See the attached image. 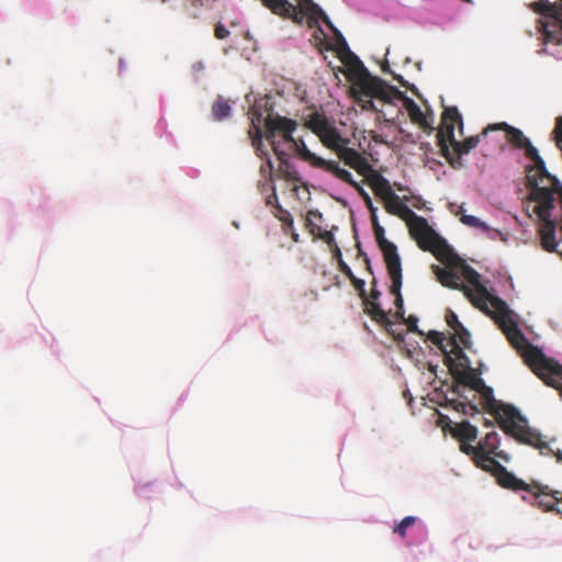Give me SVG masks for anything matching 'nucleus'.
Instances as JSON below:
<instances>
[{"instance_id":"obj_1","label":"nucleus","mask_w":562,"mask_h":562,"mask_svg":"<svg viewBox=\"0 0 562 562\" xmlns=\"http://www.w3.org/2000/svg\"><path fill=\"white\" fill-rule=\"evenodd\" d=\"M492 308V317L510 345L546 384L559 390L562 395V366L547 358L538 347L528 341L517 323L513 319L512 312L503 300L493 299Z\"/></svg>"},{"instance_id":"obj_2","label":"nucleus","mask_w":562,"mask_h":562,"mask_svg":"<svg viewBox=\"0 0 562 562\" xmlns=\"http://www.w3.org/2000/svg\"><path fill=\"white\" fill-rule=\"evenodd\" d=\"M481 396L483 408L490 413L497 422L499 428L517 442L537 448L541 454L553 453L549 445L542 440L541 435L536 429L529 427L528 420L521 415L518 408L512 404L496 401L493 389L485 382L475 390Z\"/></svg>"},{"instance_id":"obj_3","label":"nucleus","mask_w":562,"mask_h":562,"mask_svg":"<svg viewBox=\"0 0 562 562\" xmlns=\"http://www.w3.org/2000/svg\"><path fill=\"white\" fill-rule=\"evenodd\" d=\"M265 137L269 142L273 153L280 161L286 157V154L280 149L279 143L276 140L277 134H281L284 142L292 143L299 157L302 160L308 162L313 168L322 169L331 175H334V172L338 169L339 164L336 160L324 159L311 151L303 139H294L292 134L297 127L295 120L288 119L279 114H269L265 120Z\"/></svg>"},{"instance_id":"obj_4","label":"nucleus","mask_w":562,"mask_h":562,"mask_svg":"<svg viewBox=\"0 0 562 562\" xmlns=\"http://www.w3.org/2000/svg\"><path fill=\"white\" fill-rule=\"evenodd\" d=\"M261 3L273 14L283 19L291 20L296 25L306 24L310 29H315V37L324 36V31L319 25V21L327 24L341 41V32L333 24L325 11L313 0H260ZM346 45V43H344Z\"/></svg>"},{"instance_id":"obj_5","label":"nucleus","mask_w":562,"mask_h":562,"mask_svg":"<svg viewBox=\"0 0 562 562\" xmlns=\"http://www.w3.org/2000/svg\"><path fill=\"white\" fill-rule=\"evenodd\" d=\"M463 126L462 116L456 106L446 108L441 115V126L437 133V143L441 155L453 169L464 167L462 155H467L480 143V136H471L462 142L454 137V126Z\"/></svg>"},{"instance_id":"obj_6","label":"nucleus","mask_w":562,"mask_h":562,"mask_svg":"<svg viewBox=\"0 0 562 562\" xmlns=\"http://www.w3.org/2000/svg\"><path fill=\"white\" fill-rule=\"evenodd\" d=\"M326 26L334 33L341 49L347 50L355 59L351 74L353 77V85L359 89V94H363V97H375L380 100H383L384 102H390L393 95L403 97L402 91L395 87L387 86L381 78L372 76L364 67L362 61L359 60L358 57L352 53H350L348 44L344 45L340 36L335 33L327 24ZM342 38L345 37L342 36Z\"/></svg>"},{"instance_id":"obj_7","label":"nucleus","mask_w":562,"mask_h":562,"mask_svg":"<svg viewBox=\"0 0 562 562\" xmlns=\"http://www.w3.org/2000/svg\"><path fill=\"white\" fill-rule=\"evenodd\" d=\"M416 234L412 237L417 241L420 249L431 251L435 257L449 267L454 268L462 263V259L427 223L426 218H418Z\"/></svg>"},{"instance_id":"obj_8","label":"nucleus","mask_w":562,"mask_h":562,"mask_svg":"<svg viewBox=\"0 0 562 562\" xmlns=\"http://www.w3.org/2000/svg\"><path fill=\"white\" fill-rule=\"evenodd\" d=\"M530 8L533 12L552 20V22L538 21V31L543 44L562 45V0L559 2L539 0L530 3Z\"/></svg>"},{"instance_id":"obj_9","label":"nucleus","mask_w":562,"mask_h":562,"mask_svg":"<svg viewBox=\"0 0 562 562\" xmlns=\"http://www.w3.org/2000/svg\"><path fill=\"white\" fill-rule=\"evenodd\" d=\"M306 126L319 137L326 148L335 153H337L344 144L348 143V139L340 135L339 131L329 123L324 114H311L306 121Z\"/></svg>"},{"instance_id":"obj_10","label":"nucleus","mask_w":562,"mask_h":562,"mask_svg":"<svg viewBox=\"0 0 562 562\" xmlns=\"http://www.w3.org/2000/svg\"><path fill=\"white\" fill-rule=\"evenodd\" d=\"M454 268L460 269V277L473 286L472 296L467 297L475 307L487 312V303L492 305V300L498 297L488 293L487 289L481 282V274L471 266L465 263L463 259L462 263Z\"/></svg>"},{"instance_id":"obj_11","label":"nucleus","mask_w":562,"mask_h":562,"mask_svg":"<svg viewBox=\"0 0 562 562\" xmlns=\"http://www.w3.org/2000/svg\"><path fill=\"white\" fill-rule=\"evenodd\" d=\"M488 131H503L506 134V139L508 144L515 149H521L525 151L526 158L531 161L537 158L539 160V151L531 144L530 139L524 134V132L515 126L509 125L506 122L495 123L488 125L483 134H486Z\"/></svg>"},{"instance_id":"obj_12","label":"nucleus","mask_w":562,"mask_h":562,"mask_svg":"<svg viewBox=\"0 0 562 562\" xmlns=\"http://www.w3.org/2000/svg\"><path fill=\"white\" fill-rule=\"evenodd\" d=\"M527 493L529 498L522 496V499L543 512L554 510L555 505L562 502V493L560 491L552 490L548 485H542L535 481L531 482Z\"/></svg>"},{"instance_id":"obj_13","label":"nucleus","mask_w":562,"mask_h":562,"mask_svg":"<svg viewBox=\"0 0 562 562\" xmlns=\"http://www.w3.org/2000/svg\"><path fill=\"white\" fill-rule=\"evenodd\" d=\"M373 232H374V237L379 245V248L383 252V257H384V260L386 263V269L390 270V269H394L397 267H402L401 258L397 254V248L393 243L389 241L385 238L384 228L380 224H376L375 228H373Z\"/></svg>"},{"instance_id":"obj_14","label":"nucleus","mask_w":562,"mask_h":562,"mask_svg":"<svg viewBox=\"0 0 562 562\" xmlns=\"http://www.w3.org/2000/svg\"><path fill=\"white\" fill-rule=\"evenodd\" d=\"M384 204L387 213L400 216L402 220L407 222L411 236L416 234L415 227L418 218H423L422 216L415 214L406 204H404L398 195L396 200L387 198L384 200Z\"/></svg>"},{"instance_id":"obj_15","label":"nucleus","mask_w":562,"mask_h":562,"mask_svg":"<svg viewBox=\"0 0 562 562\" xmlns=\"http://www.w3.org/2000/svg\"><path fill=\"white\" fill-rule=\"evenodd\" d=\"M434 272L437 276L438 281L446 288L459 290L461 291L465 296H472V289L468 285H464L461 282V277L450 270V269H442L438 266L434 267Z\"/></svg>"},{"instance_id":"obj_16","label":"nucleus","mask_w":562,"mask_h":562,"mask_svg":"<svg viewBox=\"0 0 562 562\" xmlns=\"http://www.w3.org/2000/svg\"><path fill=\"white\" fill-rule=\"evenodd\" d=\"M398 99L403 100L404 106L409 115L411 121L414 124H417L423 131L427 133H431L432 127V119H428L427 114H425L420 108L416 104V102L406 97L403 93V97H397Z\"/></svg>"},{"instance_id":"obj_17","label":"nucleus","mask_w":562,"mask_h":562,"mask_svg":"<svg viewBox=\"0 0 562 562\" xmlns=\"http://www.w3.org/2000/svg\"><path fill=\"white\" fill-rule=\"evenodd\" d=\"M450 373L458 385L468 386L473 391L484 382L471 367L467 369H458V367L450 364Z\"/></svg>"},{"instance_id":"obj_18","label":"nucleus","mask_w":562,"mask_h":562,"mask_svg":"<svg viewBox=\"0 0 562 562\" xmlns=\"http://www.w3.org/2000/svg\"><path fill=\"white\" fill-rule=\"evenodd\" d=\"M497 483L507 490L514 492L525 491L528 492L531 483L518 479L514 473L509 472L504 465L498 468V471L493 475Z\"/></svg>"},{"instance_id":"obj_19","label":"nucleus","mask_w":562,"mask_h":562,"mask_svg":"<svg viewBox=\"0 0 562 562\" xmlns=\"http://www.w3.org/2000/svg\"><path fill=\"white\" fill-rule=\"evenodd\" d=\"M387 273L392 280V285L390 286V293L395 296L394 305L397 308L395 316L400 319H404V302H403V297L401 294L402 267L390 269V270H387Z\"/></svg>"},{"instance_id":"obj_20","label":"nucleus","mask_w":562,"mask_h":562,"mask_svg":"<svg viewBox=\"0 0 562 562\" xmlns=\"http://www.w3.org/2000/svg\"><path fill=\"white\" fill-rule=\"evenodd\" d=\"M449 345L451 346V349L443 357V363L448 369L450 370V364L458 367V369L470 368V360L457 340L454 338H450Z\"/></svg>"},{"instance_id":"obj_21","label":"nucleus","mask_w":562,"mask_h":562,"mask_svg":"<svg viewBox=\"0 0 562 562\" xmlns=\"http://www.w3.org/2000/svg\"><path fill=\"white\" fill-rule=\"evenodd\" d=\"M254 115L256 116L257 123H256L255 119H252V125H251L248 134H249V137L251 139V145L255 148L257 156L260 157L261 159L267 160L270 157H269L268 149L265 147V145L262 143V131L259 125L260 120H261V113L256 111V112H254Z\"/></svg>"},{"instance_id":"obj_22","label":"nucleus","mask_w":562,"mask_h":562,"mask_svg":"<svg viewBox=\"0 0 562 562\" xmlns=\"http://www.w3.org/2000/svg\"><path fill=\"white\" fill-rule=\"evenodd\" d=\"M368 183L373 190L374 194L381 198L383 201L387 198H392L393 200L397 199V194L392 190L390 181L379 172L371 175V177H369Z\"/></svg>"},{"instance_id":"obj_23","label":"nucleus","mask_w":562,"mask_h":562,"mask_svg":"<svg viewBox=\"0 0 562 562\" xmlns=\"http://www.w3.org/2000/svg\"><path fill=\"white\" fill-rule=\"evenodd\" d=\"M333 176L356 189L359 195L363 199L368 209L374 207L369 193L353 179L352 175L347 169L338 167Z\"/></svg>"},{"instance_id":"obj_24","label":"nucleus","mask_w":562,"mask_h":562,"mask_svg":"<svg viewBox=\"0 0 562 562\" xmlns=\"http://www.w3.org/2000/svg\"><path fill=\"white\" fill-rule=\"evenodd\" d=\"M366 306V313L370 315L372 321L383 325L389 331L393 326V323L387 317V314L380 307V305L369 299L363 301Z\"/></svg>"},{"instance_id":"obj_25","label":"nucleus","mask_w":562,"mask_h":562,"mask_svg":"<svg viewBox=\"0 0 562 562\" xmlns=\"http://www.w3.org/2000/svg\"><path fill=\"white\" fill-rule=\"evenodd\" d=\"M451 434L459 441H474L477 437V428L468 420H463L454 425Z\"/></svg>"},{"instance_id":"obj_26","label":"nucleus","mask_w":562,"mask_h":562,"mask_svg":"<svg viewBox=\"0 0 562 562\" xmlns=\"http://www.w3.org/2000/svg\"><path fill=\"white\" fill-rule=\"evenodd\" d=\"M493 456V453L480 452L477 459L474 461V464L477 468L482 469L483 471L494 475L498 471V468H502L503 465L498 461H496Z\"/></svg>"},{"instance_id":"obj_27","label":"nucleus","mask_w":562,"mask_h":562,"mask_svg":"<svg viewBox=\"0 0 562 562\" xmlns=\"http://www.w3.org/2000/svg\"><path fill=\"white\" fill-rule=\"evenodd\" d=\"M338 158L342 160L347 166L353 168V166L359 162L362 155L356 149L348 147L347 144H344L340 149L336 153Z\"/></svg>"},{"instance_id":"obj_28","label":"nucleus","mask_w":562,"mask_h":562,"mask_svg":"<svg viewBox=\"0 0 562 562\" xmlns=\"http://www.w3.org/2000/svg\"><path fill=\"white\" fill-rule=\"evenodd\" d=\"M499 446V436L496 431H491L485 435L479 442L482 448L481 453H496Z\"/></svg>"},{"instance_id":"obj_29","label":"nucleus","mask_w":562,"mask_h":562,"mask_svg":"<svg viewBox=\"0 0 562 562\" xmlns=\"http://www.w3.org/2000/svg\"><path fill=\"white\" fill-rule=\"evenodd\" d=\"M231 104L227 100L218 97L212 105V115L214 120L222 121L231 115Z\"/></svg>"},{"instance_id":"obj_30","label":"nucleus","mask_w":562,"mask_h":562,"mask_svg":"<svg viewBox=\"0 0 562 562\" xmlns=\"http://www.w3.org/2000/svg\"><path fill=\"white\" fill-rule=\"evenodd\" d=\"M463 212V206L461 205L460 206V211L457 212V215H461L460 216V222L467 226H470V227H475V228H480L484 232H488L490 231V227L486 223H484L483 221H481L479 217L476 216H473V215H465V214H462Z\"/></svg>"},{"instance_id":"obj_31","label":"nucleus","mask_w":562,"mask_h":562,"mask_svg":"<svg viewBox=\"0 0 562 562\" xmlns=\"http://www.w3.org/2000/svg\"><path fill=\"white\" fill-rule=\"evenodd\" d=\"M280 166V171L283 173L284 179L289 181L300 182L301 177L299 172L295 170L293 166H291L286 159V157L283 158Z\"/></svg>"},{"instance_id":"obj_32","label":"nucleus","mask_w":562,"mask_h":562,"mask_svg":"<svg viewBox=\"0 0 562 562\" xmlns=\"http://www.w3.org/2000/svg\"><path fill=\"white\" fill-rule=\"evenodd\" d=\"M352 169L356 170L360 176L366 177L368 181H369V177H371V175L378 173V171H375L373 169V167L369 164V161L363 156L361 157L359 162H357L353 166Z\"/></svg>"},{"instance_id":"obj_33","label":"nucleus","mask_w":562,"mask_h":562,"mask_svg":"<svg viewBox=\"0 0 562 562\" xmlns=\"http://www.w3.org/2000/svg\"><path fill=\"white\" fill-rule=\"evenodd\" d=\"M454 334L451 336V338H454L457 342L463 347H469L471 344V335L470 331L461 325V327L454 328Z\"/></svg>"},{"instance_id":"obj_34","label":"nucleus","mask_w":562,"mask_h":562,"mask_svg":"<svg viewBox=\"0 0 562 562\" xmlns=\"http://www.w3.org/2000/svg\"><path fill=\"white\" fill-rule=\"evenodd\" d=\"M427 337L434 345H436L440 349L445 357L449 350H447V345H445L443 334L436 330H430Z\"/></svg>"},{"instance_id":"obj_35","label":"nucleus","mask_w":562,"mask_h":562,"mask_svg":"<svg viewBox=\"0 0 562 562\" xmlns=\"http://www.w3.org/2000/svg\"><path fill=\"white\" fill-rule=\"evenodd\" d=\"M277 210L280 212V215H276L282 223L284 233L288 234V228H292L293 218L289 211L284 210L280 204H277Z\"/></svg>"},{"instance_id":"obj_36","label":"nucleus","mask_w":562,"mask_h":562,"mask_svg":"<svg viewBox=\"0 0 562 562\" xmlns=\"http://www.w3.org/2000/svg\"><path fill=\"white\" fill-rule=\"evenodd\" d=\"M416 521V518L414 516H406L401 520L400 524H397L394 528V532L398 533L402 538H405L406 530L411 526H413Z\"/></svg>"},{"instance_id":"obj_37","label":"nucleus","mask_w":562,"mask_h":562,"mask_svg":"<svg viewBox=\"0 0 562 562\" xmlns=\"http://www.w3.org/2000/svg\"><path fill=\"white\" fill-rule=\"evenodd\" d=\"M469 442L470 441H460V450L467 456H470L472 458V461L474 462L477 459V456L480 454L482 448L479 447V445L472 446Z\"/></svg>"},{"instance_id":"obj_38","label":"nucleus","mask_w":562,"mask_h":562,"mask_svg":"<svg viewBox=\"0 0 562 562\" xmlns=\"http://www.w3.org/2000/svg\"><path fill=\"white\" fill-rule=\"evenodd\" d=\"M374 97H363V94H359L357 97V100H358V103L361 105V108L363 110H367V111H374L375 110V105H374V102H373V99Z\"/></svg>"},{"instance_id":"obj_39","label":"nucleus","mask_w":562,"mask_h":562,"mask_svg":"<svg viewBox=\"0 0 562 562\" xmlns=\"http://www.w3.org/2000/svg\"><path fill=\"white\" fill-rule=\"evenodd\" d=\"M405 324L407 325V329L412 333H417L419 335H423V333L417 327L418 318L414 315H409L407 318L404 317L403 319Z\"/></svg>"},{"instance_id":"obj_40","label":"nucleus","mask_w":562,"mask_h":562,"mask_svg":"<svg viewBox=\"0 0 562 562\" xmlns=\"http://www.w3.org/2000/svg\"><path fill=\"white\" fill-rule=\"evenodd\" d=\"M260 175L265 178H271L273 171V164L271 158H268L265 164L260 166Z\"/></svg>"},{"instance_id":"obj_41","label":"nucleus","mask_w":562,"mask_h":562,"mask_svg":"<svg viewBox=\"0 0 562 562\" xmlns=\"http://www.w3.org/2000/svg\"><path fill=\"white\" fill-rule=\"evenodd\" d=\"M352 285L355 286V289L359 292V296L364 301L367 297V293H366V283L362 279H358L356 278L352 282Z\"/></svg>"},{"instance_id":"obj_42","label":"nucleus","mask_w":562,"mask_h":562,"mask_svg":"<svg viewBox=\"0 0 562 562\" xmlns=\"http://www.w3.org/2000/svg\"><path fill=\"white\" fill-rule=\"evenodd\" d=\"M214 35L218 40H225L229 35V31L225 27L224 24L217 23L214 29Z\"/></svg>"},{"instance_id":"obj_43","label":"nucleus","mask_w":562,"mask_h":562,"mask_svg":"<svg viewBox=\"0 0 562 562\" xmlns=\"http://www.w3.org/2000/svg\"><path fill=\"white\" fill-rule=\"evenodd\" d=\"M446 322L453 330L462 325L458 319V316L451 311L446 315Z\"/></svg>"},{"instance_id":"obj_44","label":"nucleus","mask_w":562,"mask_h":562,"mask_svg":"<svg viewBox=\"0 0 562 562\" xmlns=\"http://www.w3.org/2000/svg\"><path fill=\"white\" fill-rule=\"evenodd\" d=\"M312 217L322 218V214L318 210H310L306 215V225L312 226Z\"/></svg>"},{"instance_id":"obj_45","label":"nucleus","mask_w":562,"mask_h":562,"mask_svg":"<svg viewBox=\"0 0 562 562\" xmlns=\"http://www.w3.org/2000/svg\"><path fill=\"white\" fill-rule=\"evenodd\" d=\"M369 211H370V215H371L372 227L375 228V225L380 224L378 216H376V207L375 206L371 207V209H369Z\"/></svg>"},{"instance_id":"obj_46","label":"nucleus","mask_w":562,"mask_h":562,"mask_svg":"<svg viewBox=\"0 0 562 562\" xmlns=\"http://www.w3.org/2000/svg\"><path fill=\"white\" fill-rule=\"evenodd\" d=\"M321 238L328 245L334 243V235L331 232H325L324 234L321 235Z\"/></svg>"},{"instance_id":"obj_47","label":"nucleus","mask_w":562,"mask_h":562,"mask_svg":"<svg viewBox=\"0 0 562 562\" xmlns=\"http://www.w3.org/2000/svg\"><path fill=\"white\" fill-rule=\"evenodd\" d=\"M494 457H497L502 460H504L505 462H508L509 461V456L505 452V451H499L498 449L496 450V453H493Z\"/></svg>"},{"instance_id":"obj_48","label":"nucleus","mask_w":562,"mask_h":562,"mask_svg":"<svg viewBox=\"0 0 562 562\" xmlns=\"http://www.w3.org/2000/svg\"><path fill=\"white\" fill-rule=\"evenodd\" d=\"M375 283H376V282H375V280H374V281H373V288H372V290H371V294H370V296H371V299H372V301H373V302H374L375 300H378V299H379V296H380V294H381V293H380V291L375 289Z\"/></svg>"},{"instance_id":"obj_49","label":"nucleus","mask_w":562,"mask_h":562,"mask_svg":"<svg viewBox=\"0 0 562 562\" xmlns=\"http://www.w3.org/2000/svg\"><path fill=\"white\" fill-rule=\"evenodd\" d=\"M288 234H291V237H292L294 243H299L300 241V235L294 231L293 226H292V228H288Z\"/></svg>"},{"instance_id":"obj_50","label":"nucleus","mask_w":562,"mask_h":562,"mask_svg":"<svg viewBox=\"0 0 562 562\" xmlns=\"http://www.w3.org/2000/svg\"><path fill=\"white\" fill-rule=\"evenodd\" d=\"M272 203H276V205L279 204L278 196H277V193L274 190H273L272 194L267 198V204H272Z\"/></svg>"},{"instance_id":"obj_51","label":"nucleus","mask_w":562,"mask_h":562,"mask_svg":"<svg viewBox=\"0 0 562 562\" xmlns=\"http://www.w3.org/2000/svg\"><path fill=\"white\" fill-rule=\"evenodd\" d=\"M338 267L342 273L347 272L350 269V267L344 260H339Z\"/></svg>"},{"instance_id":"obj_52","label":"nucleus","mask_w":562,"mask_h":562,"mask_svg":"<svg viewBox=\"0 0 562 562\" xmlns=\"http://www.w3.org/2000/svg\"><path fill=\"white\" fill-rule=\"evenodd\" d=\"M334 257L337 259V262H339V260H342L341 251L337 245L335 246L334 249Z\"/></svg>"},{"instance_id":"obj_53","label":"nucleus","mask_w":562,"mask_h":562,"mask_svg":"<svg viewBox=\"0 0 562 562\" xmlns=\"http://www.w3.org/2000/svg\"><path fill=\"white\" fill-rule=\"evenodd\" d=\"M349 280L350 282H352L357 277L353 274L352 270L349 269L347 272L344 273Z\"/></svg>"},{"instance_id":"obj_54","label":"nucleus","mask_w":562,"mask_h":562,"mask_svg":"<svg viewBox=\"0 0 562 562\" xmlns=\"http://www.w3.org/2000/svg\"><path fill=\"white\" fill-rule=\"evenodd\" d=\"M553 512L562 518V508L558 507V505H555V509Z\"/></svg>"},{"instance_id":"obj_55","label":"nucleus","mask_w":562,"mask_h":562,"mask_svg":"<svg viewBox=\"0 0 562 562\" xmlns=\"http://www.w3.org/2000/svg\"><path fill=\"white\" fill-rule=\"evenodd\" d=\"M364 261H366V265H367V269H368V271H370V272L372 273L369 258H368V257H366V258H364Z\"/></svg>"},{"instance_id":"obj_56","label":"nucleus","mask_w":562,"mask_h":562,"mask_svg":"<svg viewBox=\"0 0 562 562\" xmlns=\"http://www.w3.org/2000/svg\"><path fill=\"white\" fill-rule=\"evenodd\" d=\"M382 70L383 71H387L389 70V64L385 63L383 66H382Z\"/></svg>"},{"instance_id":"obj_57","label":"nucleus","mask_w":562,"mask_h":562,"mask_svg":"<svg viewBox=\"0 0 562 562\" xmlns=\"http://www.w3.org/2000/svg\"><path fill=\"white\" fill-rule=\"evenodd\" d=\"M459 406L462 407V409L465 407V404L464 403H459L458 406L456 407L457 409H459Z\"/></svg>"},{"instance_id":"obj_58","label":"nucleus","mask_w":562,"mask_h":562,"mask_svg":"<svg viewBox=\"0 0 562 562\" xmlns=\"http://www.w3.org/2000/svg\"><path fill=\"white\" fill-rule=\"evenodd\" d=\"M557 458L559 461H562V453L561 452L557 453Z\"/></svg>"},{"instance_id":"obj_59","label":"nucleus","mask_w":562,"mask_h":562,"mask_svg":"<svg viewBox=\"0 0 562 562\" xmlns=\"http://www.w3.org/2000/svg\"><path fill=\"white\" fill-rule=\"evenodd\" d=\"M452 391H453V393H456V394H460V393H459V391H458V385H456V386L453 387V390H452Z\"/></svg>"},{"instance_id":"obj_60","label":"nucleus","mask_w":562,"mask_h":562,"mask_svg":"<svg viewBox=\"0 0 562 562\" xmlns=\"http://www.w3.org/2000/svg\"><path fill=\"white\" fill-rule=\"evenodd\" d=\"M395 79L398 80V82H401V83L403 82L402 77H396Z\"/></svg>"},{"instance_id":"obj_61","label":"nucleus","mask_w":562,"mask_h":562,"mask_svg":"<svg viewBox=\"0 0 562 562\" xmlns=\"http://www.w3.org/2000/svg\"><path fill=\"white\" fill-rule=\"evenodd\" d=\"M561 257H562V251L560 252Z\"/></svg>"}]
</instances>
